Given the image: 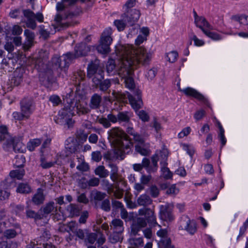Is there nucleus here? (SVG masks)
<instances>
[{
	"mask_svg": "<svg viewBox=\"0 0 248 248\" xmlns=\"http://www.w3.org/2000/svg\"><path fill=\"white\" fill-rule=\"evenodd\" d=\"M231 19L235 21L238 22L240 25L247 26L248 27V16L245 15H236L231 17Z\"/></svg>",
	"mask_w": 248,
	"mask_h": 248,
	"instance_id": "nucleus-22",
	"label": "nucleus"
},
{
	"mask_svg": "<svg viewBox=\"0 0 248 248\" xmlns=\"http://www.w3.org/2000/svg\"><path fill=\"white\" fill-rule=\"evenodd\" d=\"M77 112L79 115L88 113L90 109L87 107V103L84 100L79 101L76 105Z\"/></svg>",
	"mask_w": 248,
	"mask_h": 248,
	"instance_id": "nucleus-16",
	"label": "nucleus"
},
{
	"mask_svg": "<svg viewBox=\"0 0 248 248\" xmlns=\"http://www.w3.org/2000/svg\"><path fill=\"white\" fill-rule=\"evenodd\" d=\"M179 190L176 188V186L173 185L171 186L166 191V193L169 195H174L177 193Z\"/></svg>",
	"mask_w": 248,
	"mask_h": 248,
	"instance_id": "nucleus-62",
	"label": "nucleus"
},
{
	"mask_svg": "<svg viewBox=\"0 0 248 248\" xmlns=\"http://www.w3.org/2000/svg\"><path fill=\"white\" fill-rule=\"evenodd\" d=\"M41 143V141L40 139H34L28 143L27 147L30 151H32L35 147L39 146Z\"/></svg>",
	"mask_w": 248,
	"mask_h": 248,
	"instance_id": "nucleus-36",
	"label": "nucleus"
},
{
	"mask_svg": "<svg viewBox=\"0 0 248 248\" xmlns=\"http://www.w3.org/2000/svg\"><path fill=\"white\" fill-rule=\"evenodd\" d=\"M40 211L42 212L43 215H47L51 213H56L57 212V207L53 202H49L42 207Z\"/></svg>",
	"mask_w": 248,
	"mask_h": 248,
	"instance_id": "nucleus-13",
	"label": "nucleus"
},
{
	"mask_svg": "<svg viewBox=\"0 0 248 248\" xmlns=\"http://www.w3.org/2000/svg\"><path fill=\"white\" fill-rule=\"evenodd\" d=\"M92 158L94 161L99 162L102 159V155L100 152H93L92 154Z\"/></svg>",
	"mask_w": 248,
	"mask_h": 248,
	"instance_id": "nucleus-52",
	"label": "nucleus"
},
{
	"mask_svg": "<svg viewBox=\"0 0 248 248\" xmlns=\"http://www.w3.org/2000/svg\"><path fill=\"white\" fill-rule=\"evenodd\" d=\"M153 200L149 195L144 194L141 195L137 199V203L139 205L146 206L151 205Z\"/></svg>",
	"mask_w": 248,
	"mask_h": 248,
	"instance_id": "nucleus-18",
	"label": "nucleus"
},
{
	"mask_svg": "<svg viewBox=\"0 0 248 248\" xmlns=\"http://www.w3.org/2000/svg\"><path fill=\"white\" fill-rule=\"evenodd\" d=\"M149 193L153 198H157L160 193L159 188L155 185H152L148 189Z\"/></svg>",
	"mask_w": 248,
	"mask_h": 248,
	"instance_id": "nucleus-37",
	"label": "nucleus"
},
{
	"mask_svg": "<svg viewBox=\"0 0 248 248\" xmlns=\"http://www.w3.org/2000/svg\"><path fill=\"white\" fill-rule=\"evenodd\" d=\"M108 139L114 148V153L117 158L124 159L126 154L130 151V145H124L123 140L130 141L129 136L121 128L115 127L108 132Z\"/></svg>",
	"mask_w": 248,
	"mask_h": 248,
	"instance_id": "nucleus-2",
	"label": "nucleus"
},
{
	"mask_svg": "<svg viewBox=\"0 0 248 248\" xmlns=\"http://www.w3.org/2000/svg\"><path fill=\"white\" fill-rule=\"evenodd\" d=\"M129 243L132 248L141 247L143 244V239L141 237L131 238L129 239Z\"/></svg>",
	"mask_w": 248,
	"mask_h": 248,
	"instance_id": "nucleus-26",
	"label": "nucleus"
},
{
	"mask_svg": "<svg viewBox=\"0 0 248 248\" xmlns=\"http://www.w3.org/2000/svg\"><path fill=\"white\" fill-rule=\"evenodd\" d=\"M136 151L139 153L143 155H147L149 154V151L148 150L140 146V145H137L135 147Z\"/></svg>",
	"mask_w": 248,
	"mask_h": 248,
	"instance_id": "nucleus-51",
	"label": "nucleus"
},
{
	"mask_svg": "<svg viewBox=\"0 0 248 248\" xmlns=\"http://www.w3.org/2000/svg\"><path fill=\"white\" fill-rule=\"evenodd\" d=\"M22 28L17 25H15L11 29L12 34L13 35H20L22 33Z\"/></svg>",
	"mask_w": 248,
	"mask_h": 248,
	"instance_id": "nucleus-49",
	"label": "nucleus"
},
{
	"mask_svg": "<svg viewBox=\"0 0 248 248\" xmlns=\"http://www.w3.org/2000/svg\"><path fill=\"white\" fill-rule=\"evenodd\" d=\"M183 92L186 95L192 96L199 100H203L204 99V96L202 94L193 88H187L183 90Z\"/></svg>",
	"mask_w": 248,
	"mask_h": 248,
	"instance_id": "nucleus-17",
	"label": "nucleus"
},
{
	"mask_svg": "<svg viewBox=\"0 0 248 248\" xmlns=\"http://www.w3.org/2000/svg\"><path fill=\"white\" fill-rule=\"evenodd\" d=\"M16 242L8 241H1L0 242V248H17Z\"/></svg>",
	"mask_w": 248,
	"mask_h": 248,
	"instance_id": "nucleus-32",
	"label": "nucleus"
},
{
	"mask_svg": "<svg viewBox=\"0 0 248 248\" xmlns=\"http://www.w3.org/2000/svg\"><path fill=\"white\" fill-rule=\"evenodd\" d=\"M90 50L89 47L85 43H80L76 46L74 54L68 53L60 57H53L52 59L53 68L54 69H64L68 66L69 62L74 59L85 56Z\"/></svg>",
	"mask_w": 248,
	"mask_h": 248,
	"instance_id": "nucleus-3",
	"label": "nucleus"
},
{
	"mask_svg": "<svg viewBox=\"0 0 248 248\" xmlns=\"http://www.w3.org/2000/svg\"><path fill=\"white\" fill-rule=\"evenodd\" d=\"M100 182V180L98 178L94 177L90 179L88 182L87 184L89 186H96Z\"/></svg>",
	"mask_w": 248,
	"mask_h": 248,
	"instance_id": "nucleus-54",
	"label": "nucleus"
},
{
	"mask_svg": "<svg viewBox=\"0 0 248 248\" xmlns=\"http://www.w3.org/2000/svg\"><path fill=\"white\" fill-rule=\"evenodd\" d=\"M0 134L3 136V138L2 137H0V141L4 140L6 136H8V129L6 126H0Z\"/></svg>",
	"mask_w": 248,
	"mask_h": 248,
	"instance_id": "nucleus-57",
	"label": "nucleus"
},
{
	"mask_svg": "<svg viewBox=\"0 0 248 248\" xmlns=\"http://www.w3.org/2000/svg\"><path fill=\"white\" fill-rule=\"evenodd\" d=\"M115 190L114 192V196L117 199H120L123 197L124 190L120 188L119 184H115L114 186Z\"/></svg>",
	"mask_w": 248,
	"mask_h": 248,
	"instance_id": "nucleus-44",
	"label": "nucleus"
},
{
	"mask_svg": "<svg viewBox=\"0 0 248 248\" xmlns=\"http://www.w3.org/2000/svg\"><path fill=\"white\" fill-rule=\"evenodd\" d=\"M146 220L142 217H138L135 220L131 227L130 234L131 235L135 236L138 234L139 232L142 228L146 226Z\"/></svg>",
	"mask_w": 248,
	"mask_h": 248,
	"instance_id": "nucleus-5",
	"label": "nucleus"
},
{
	"mask_svg": "<svg viewBox=\"0 0 248 248\" xmlns=\"http://www.w3.org/2000/svg\"><path fill=\"white\" fill-rule=\"evenodd\" d=\"M137 95L138 98L137 100H136L132 95L130 94H127V98L129 100V101L132 107V108L135 109L136 110H137L139 109L142 104V101L141 100V98L140 96V92H139V91L137 92Z\"/></svg>",
	"mask_w": 248,
	"mask_h": 248,
	"instance_id": "nucleus-12",
	"label": "nucleus"
},
{
	"mask_svg": "<svg viewBox=\"0 0 248 248\" xmlns=\"http://www.w3.org/2000/svg\"><path fill=\"white\" fill-rule=\"evenodd\" d=\"M116 54L119 57L118 74L125 79L126 87L132 89L135 86L131 77L134 69L140 64H148L151 56L143 47L135 49L129 45L118 46Z\"/></svg>",
	"mask_w": 248,
	"mask_h": 248,
	"instance_id": "nucleus-1",
	"label": "nucleus"
},
{
	"mask_svg": "<svg viewBox=\"0 0 248 248\" xmlns=\"http://www.w3.org/2000/svg\"><path fill=\"white\" fill-rule=\"evenodd\" d=\"M138 116L144 122H147L149 120V116L148 114L144 110H141L139 112Z\"/></svg>",
	"mask_w": 248,
	"mask_h": 248,
	"instance_id": "nucleus-53",
	"label": "nucleus"
},
{
	"mask_svg": "<svg viewBox=\"0 0 248 248\" xmlns=\"http://www.w3.org/2000/svg\"><path fill=\"white\" fill-rule=\"evenodd\" d=\"M24 175V170H15L11 171L10 175L12 178H16L18 180L22 179Z\"/></svg>",
	"mask_w": 248,
	"mask_h": 248,
	"instance_id": "nucleus-38",
	"label": "nucleus"
},
{
	"mask_svg": "<svg viewBox=\"0 0 248 248\" xmlns=\"http://www.w3.org/2000/svg\"><path fill=\"white\" fill-rule=\"evenodd\" d=\"M159 248H171L173 246L171 245V241L169 238L161 239L158 243Z\"/></svg>",
	"mask_w": 248,
	"mask_h": 248,
	"instance_id": "nucleus-35",
	"label": "nucleus"
},
{
	"mask_svg": "<svg viewBox=\"0 0 248 248\" xmlns=\"http://www.w3.org/2000/svg\"><path fill=\"white\" fill-rule=\"evenodd\" d=\"M26 215L28 217L33 218L35 219H41L40 215L31 210H27L26 211Z\"/></svg>",
	"mask_w": 248,
	"mask_h": 248,
	"instance_id": "nucleus-46",
	"label": "nucleus"
},
{
	"mask_svg": "<svg viewBox=\"0 0 248 248\" xmlns=\"http://www.w3.org/2000/svg\"><path fill=\"white\" fill-rule=\"evenodd\" d=\"M24 33L26 41L22 44V47L23 50L28 51L34 45L35 35L33 32L29 30H25Z\"/></svg>",
	"mask_w": 248,
	"mask_h": 248,
	"instance_id": "nucleus-7",
	"label": "nucleus"
},
{
	"mask_svg": "<svg viewBox=\"0 0 248 248\" xmlns=\"http://www.w3.org/2000/svg\"><path fill=\"white\" fill-rule=\"evenodd\" d=\"M160 217L166 221L171 222L174 219L171 210L168 205H162L160 207Z\"/></svg>",
	"mask_w": 248,
	"mask_h": 248,
	"instance_id": "nucleus-8",
	"label": "nucleus"
},
{
	"mask_svg": "<svg viewBox=\"0 0 248 248\" xmlns=\"http://www.w3.org/2000/svg\"><path fill=\"white\" fill-rule=\"evenodd\" d=\"M106 196V194L105 193L98 191H96L93 193V197L94 200L99 201L103 200Z\"/></svg>",
	"mask_w": 248,
	"mask_h": 248,
	"instance_id": "nucleus-47",
	"label": "nucleus"
},
{
	"mask_svg": "<svg viewBox=\"0 0 248 248\" xmlns=\"http://www.w3.org/2000/svg\"><path fill=\"white\" fill-rule=\"evenodd\" d=\"M101 208L106 211L110 210L109 201L108 199L105 200L102 203Z\"/></svg>",
	"mask_w": 248,
	"mask_h": 248,
	"instance_id": "nucleus-63",
	"label": "nucleus"
},
{
	"mask_svg": "<svg viewBox=\"0 0 248 248\" xmlns=\"http://www.w3.org/2000/svg\"><path fill=\"white\" fill-rule=\"evenodd\" d=\"M23 13L24 16L27 19L26 24L28 28H31L33 30L36 28V23L34 20L35 18L40 22H43L44 21L43 15L41 13H38L35 15L33 12L30 10H24L23 11Z\"/></svg>",
	"mask_w": 248,
	"mask_h": 248,
	"instance_id": "nucleus-4",
	"label": "nucleus"
},
{
	"mask_svg": "<svg viewBox=\"0 0 248 248\" xmlns=\"http://www.w3.org/2000/svg\"><path fill=\"white\" fill-rule=\"evenodd\" d=\"M22 71L21 69H16L14 73V77L12 79V82L18 86L22 81Z\"/></svg>",
	"mask_w": 248,
	"mask_h": 248,
	"instance_id": "nucleus-24",
	"label": "nucleus"
},
{
	"mask_svg": "<svg viewBox=\"0 0 248 248\" xmlns=\"http://www.w3.org/2000/svg\"><path fill=\"white\" fill-rule=\"evenodd\" d=\"M110 45L100 42L97 47V51L102 54H107L110 51Z\"/></svg>",
	"mask_w": 248,
	"mask_h": 248,
	"instance_id": "nucleus-29",
	"label": "nucleus"
},
{
	"mask_svg": "<svg viewBox=\"0 0 248 248\" xmlns=\"http://www.w3.org/2000/svg\"><path fill=\"white\" fill-rule=\"evenodd\" d=\"M197 230L196 223L193 221H189L187 224V230L190 234H194Z\"/></svg>",
	"mask_w": 248,
	"mask_h": 248,
	"instance_id": "nucleus-48",
	"label": "nucleus"
},
{
	"mask_svg": "<svg viewBox=\"0 0 248 248\" xmlns=\"http://www.w3.org/2000/svg\"><path fill=\"white\" fill-rule=\"evenodd\" d=\"M110 178L113 182H116V184H119V183H121L124 186L125 185V182L124 181L123 178L118 172L111 173Z\"/></svg>",
	"mask_w": 248,
	"mask_h": 248,
	"instance_id": "nucleus-33",
	"label": "nucleus"
},
{
	"mask_svg": "<svg viewBox=\"0 0 248 248\" xmlns=\"http://www.w3.org/2000/svg\"><path fill=\"white\" fill-rule=\"evenodd\" d=\"M31 187L27 184L24 183H20L18 186L16 191L18 193L22 194L29 193L31 192Z\"/></svg>",
	"mask_w": 248,
	"mask_h": 248,
	"instance_id": "nucleus-27",
	"label": "nucleus"
},
{
	"mask_svg": "<svg viewBox=\"0 0 248 248\" xmlns=\"http://www.w3.org/2000/svg\"><path fill=\"white\" fill-rule=\"evenodd\" d=\"M31 103L26 100H22L21 102V113L23 115H25V119L29 118L31 111Z\"/></svg>",
	"mask_w": 248,
	"mask_h": 248,
	"instance_id": "nucleus-19",
	"label": "nucleus"
},
{
	"mask_svg": "<svg viewBox=\"0 0 248 248\" xmlns=\"http://www.w3.org/2000/svg\"><path fill=\"white\" fill-rule=\"evenodd\" d=\"M13 148L16 152L23 153L26 151V146L19 139H13Z\"/></svg>",
	"mask_w": 248,
	"mask_h": 248,
	"instance_id": "nucleus-21",
	"label": "nucleus"
},
{
	"mask_svg": "<svg viewBox=\"0 0 248 248\" xmlns=\"http://www.w3.org/2000/svg\"><path fill=\"white\" fill-rule=\"evenodd\" d=\"M203 32L209 37L215 40H218L221 39V36L214 32H211L205 30H203Z\"/></svg>",
	"mask_w": 248,
	"mask_h": 248,
	"instance_id": "nucleus-42",
	"label": "nucleus"
},
{
	"mask_svg": "<svg viewBox=\"0 0 248 248\" xmlns=\"http://www.w3.org/2000/svg\"><path fill=\"white\" fill-rule=\"evenodd\" d=\"M49 100L53 103L54 106H57L62 102L60 97L57 95H52L50 98Z\"/></svg>",
	"mask_w": 248,
	"mask_h": 248,
	"instance_id": "nucleus-60",
	"label": "nucleus"
},
{
	"mask_svg": "<svg viewBox=\"0 0 248 248\" xmlns=\"http://www.w3.org/2000/svg\"><path fill=\"white\" fill-rule=\"evenodd\" d=\"M140 16V12L136 9L128 10L124 15V19L125 21L131 26L133 25L139 19Z\"/></svg>",
	"mask_w": 248,
	"mask_h": 248,
	"instance_id": "nucleus-6",
	"label": "nucleus"
},
{
	"mask_svg": "<svg viewBox=\"0 0 248 248\" xmlns=\"http://www.w3.org/2000/svg\"><path fill=\"white\" fill-rule=\"evenodd\" d=\"M106 67L107 71L108 74L114 73L116 68V64L114 61L112 59L109 60L108 62Z\"/></svg>",
	"mask_w": 248,
	"mask_h": 248,
	"instance_id": "nucleus-39",
	"label": "nucleus"
},
{
	"mask_svg": "<svg viewBox=\"0 0 248 248\" xmlns=\"http://www.w3.org/2000/svg\"><path fill=\"white\" fill-rule=\"evenodd\" d=\"M98 122L106 128L109 127L111 126V124L108 121V118H101L98 120Z\"/></svg>",
	"mask_w": 248,
	"mask_h": 248,
	"instance_id": "nucleus-64",
	"label": "nucleus"
},
{
	"mask_svg": "<svg viewBox=\"0 0 248 248\" xmlns=\"http://www.w3.org/2000/svg\"><path fill=\"white\" fill-rule=\"evenodd\" d=\"M145 216L149 223L153 224L156 223V217L154 210L150 208H146V212Z\"/></svg>",
	"mask_w": 248,
	"mask_h": 248,
	"instance_id": "nucleus-25",
	"label": "nucleus"
},
{
	"mask_svg": "<svg viewBox=\"0 0 248 248\" xmlns=\"http://www.w3.org/2000/svg\"><path fill=\"white\" fill-rule=\"evenodd\" d=\"M101 102V96L97 93H94L91 98L90 107L92 109L98 108L100 107Z\"/></svg>",
	"mask_w": 248,
	"mask_h": 248,
	"instance_id": "nucleus-15",
	"label": "nucleus"
},
{
	"mask_svg": "<svg viewBox=\"0 0 248 248\" xmlns=\"http://www.w3.org/2000/svg\"><path fill=\"white\" fill-rule=\"evenodd\" d=\"M152 179V176L150 175H142L140 178V182L144 185H147Z\"/></svg>",
	"mask_w": 248,
	"mask_h": 248,
	"instance_id": "nucleus-61",
	"label": "nucleus"
},
{
	"mask_svg": "<svg viewBox=\"0 0 248 248\" xmlns=\"http://www.w3.org/2000/svg\"><path fill=\"white\" fill-rule=\"evenodd\" d=\"M103 70L100 66L98 61H95L93 63H91L88 67L87 77L89 78L93 77V76L97 74L99 71Z\"/></svg>",
	"mask_w": 248,
	"mask_h": 248,
	"instance_id": "nucleus-11",
	"label": "nucleus"
},
{
	"mask_svg": "<svg viewBox=\"0 0 248 248\" xmlns=\"http://www.w3.org/2000/svg\"><path fill=\"white\" fill-rule=\"evenodd\" d=\"M111 84L110 81L108 79H106L100 82L98 87L99 89L103 92L106 91L110 87Z\"/></svg>",
	"mask_w": 248,
	"mask_h": 248,
	"instance_id": "nucleus-43",
	"label": "nucleus"
},
{
	"mask_svg": "<svg viewBox=\"0 0 248 248\" xmlns=\"http://www.w3.org/2000/svg\"><path fill=\"white\" fill-rule=\"evenodd\" d=\"M25 162V159L23 155H17L16 156L15 165L17 167H20L23 166Z\"/></svg>",
	"mask_w": 248,
	"mask_h": 248,
	"instance_id": "nucleus-45",
	"label": "nucleus"
},
{
	"mask_svg": "<svg viewBox=\"0 0 248 248\" xmlns=\"http://www.w3.org/2000/svg\"><path fill=\"white\" fill-rule=\"evenodd\" d=\"M160 155H158L157 154H155L153 155L151 158L152 163L153 166L155 168H153L151 169V171H155L156 170L157 161L159 160V156H161L163 159H166L167 157V151L166 150H163L162 152H160Z\"/></svg>",
	"mask_w": 248,
	"mask_h": 248,
	"instance_id": "nucleus-20",
	"label": "nucleus"
},
{
	"mask_svg": "<svg viewBox=\"0 0 248 248\" xmlns=\"http://www.w3.org/2000/svg\"><path fill=\"white\" fill-rule=\"evenodd\" d=\"M167 57L168 61L170 62H174L178 57V53L175 51H172L167 54Z\"/></svg>",
	"mask_w": 248,
	"mask_h": 248,
	"instance_id": "nucleus-50",
	"label": "nucleus"
},
{
	"mask_svg": "<svg viewBox=\"0 0 248 248\" xmlns=\"http://www.w3.org/2000/svg\"><path fill=\"white\" fill-rule=\"evenodd\" d=\"M162 171L163 177L166 179L170 178L172 176V173L170 171L169 169L167 167H163L162 169Z\"/></svg>",
	"mask_w": 248,
	"mask_h": 248,
	"instance_id": "nucleus-55",
	"label": "nucleus"
},
{
	"mask_svg": "<svg viewBox=\"0 0 248 248\" xmlns=\"http://www.w3.org/2000/svg\"><path fill=\"white\" fill-rule=\"evenodd\" d=\"M17 232L14 229H7L3 232V236L7 239H12L17 235Z\"/></svg>",
	"mask_w": 248,
	"mask_h": 248,
	"instance_id": "nucleus-40",
	"label": "nucleus"
},
{
	"mask_svg": "<svg viewBox=\"0 0 248 248\" xmlns=\"http://www.w3.org/2000/svg\"><path fill=\"white\" fill-rule=\"evenodd\" d=\"M126 21H124V16H123V19L120 20H116L114 21V24L116 26L118 30L120 31H123L124 29L126 26Z\"/></svg>",
	"mask_w": 248,
	"mask_h": 248,
	"instance_id": "nucleus-41",
	"label": "nucleus"
},
{
	"mask_svg": "<svg viewBox=\"0 0 248 248\" xmlns=\"http://www.w3.org/2000/svg\"><path fill=\"white\" fill-rule=\"evenodd\" d=\"M195 16V23L197 27L200 28L202 31L204 30L203 27H205L208 28H210L211 26L209 23L206 21L205 18L202 16H199L196 13L194 14Z\"/></svg>",
	"mask_w": 248,
	"mask_h": 248,
	"instance_id": "nucleus-14",
	"label": "nucleus"
},
{
	"mask_svg": "<svg viewBox=\"0 0 248 248\" xmlns=\"http://www.w3.org/2000/svg\"><path fill=\"white\" fill-rule=\"evenodd\" d=\"M95 174L101 178H105L108 175L107 170L103 166H99L95 170Z\"/></svg>",
	"mask_w": 248,
	"mask_h": 248,
	"instance_id": "nucleus-31",
	"label": "nucleus"
},
{
	"mask_svg": "<svg viewBox=\"0 0 248 248\" xmlns=\"http://www.w3.org/2000/svg\"><path fill=\"white\" fill-rule=\"evenodd\" d=\"M133 140L136 142L138 145H143L144 140L143 139L138 133L133 136Z\"/></svg>",
	"mask_w": 248,
	"mask_h": 248,
	"instance_id": "nucleus-56",
	"label": "nucleus"
},
{
	"mask_svg": "<svg viewBox=\"0 0 248 248\" xmlns=\"http://www.w3.org/2000/svg\"><path fill=\"white\" fill-rule=\"evenodd\" d=\"M78 202L87 204L89 202L88 199L86 197L85 194L82 193L79 195L77 198Z\"/></svg>",
	"mask_w": 248,
	"mask_h": 248,
	"instance_id": "nucleus-59",
	"label": "nucleus"
},
{
	"mask_svg": "<svg viewBox=\"0 0 248 248\" xmlns=\"http://www.w3.org/2000/svg\"><path fill=\"white\" fill-rule=\"evenodd\" d=\"M112 41V39L110 36V33L109 31H104L102 36L100 39V42H103L106 44H108L110 45Z\"/></svg>",
	"mask_w": 248,
	"mask_h": 248,
	"instance_id": "nucleus-34",
	"label": "nucleus"
},
{
	"mask_svg": "<svg viewBox=\"0 0 248 248\" xmlns=\"http://www.w3.org/2000/svg\"><path fill=\"white\" fill-rule=\"evenodd\" d=\"M205 115V111L203 109L197 111L194 114V118L197 121L201 120Z\"/></svg>",
	"mask_w": 248,
	"mask_h": 248,
	"instance_id": "nucleus-58",
	"label": "nucleus"
},
{
	"mask_svg": "<svg viewBox=\"0 0 248 248\" xmlns=\"http://www.w3.org/2000/svg\"><path fill=\"white\" fill-rule=\"evenodd\" d=\"M131 116V114L127 111L120 112L117 115L118 121L128 122Z\"/></svg>",
	"mask_w": 248,
	"mask_h": 248,
	"instance_id": "nucleus-28",
	"label": "nucleus"
},
{
	"mask_svg": "<svg viewBox=\"0 0 248 248\" xmlns=\"http://www.w3.org/2000/svg\"><path fill=\"white\" fill-rule=\"evenodd\" d=\"M74 107H70L69 108H66L62 109L59 113L60 116L62 119L65 120L68 117H72L74 115L73 108Z\"/></svg>",
	"mask_w": 248,
	"mask_h": 248,
	"instance_id": "nucleus-23",
	"label": "nucleus"
},
{
	"mask_svg": "<svg viewBox=\"0 0 248 248\" xmlns=\"http://www.w3.org/2000/svg\"><path fill=\"white\" fill-rule=\"evenodd\" d=\"M92 78L94 85L96 87H98L99 84H100V82H102V79H103V71H99L98 73L93 76Z\"/></svg>",
	"mask_w": 248,
	"mask_h": 248,
	"instance_id": "nucleus-30",
	"label": "nucleus"
},
{
	"mask_svg": "<svg viewBox=\"0 0 248 248\" xmlns=\"http://www.w3.org/2000/svg\"><path fill=\"white\" fill-rule=\"evenodd\" d=\"M45 197L43 190L41 188H38L36 193L32 197L31 201L34 204L40 205L44 203Z\"/></svg>",
	"mask_w": 248,
	"mask_h": 248,
	"instance_id": "nucleus-10",
	"label": "nucleus"
},
{
	"mask_svg": "<svg viewBox=\"0 0 248 248\" xmlns=\"http://www.w3.org/2000/svg\"><path fill=\"white\" fill-rule=\"evenodd\" d=\"M110 229L116 233H122L124 230V222L119 218L113 219L110 223Z\"/></svg>",
	"mask_w": 248,
	"mask_h": 248,
	"instance_id": "nucleus-9",
	"label": "nucleus"
}]
</instances>
